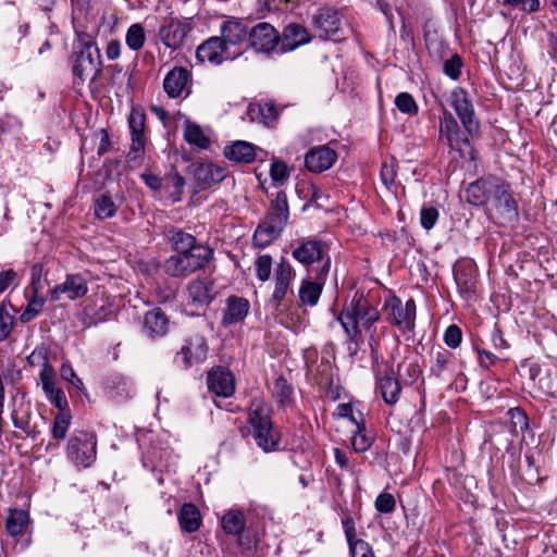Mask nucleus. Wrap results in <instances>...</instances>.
Segmentation results:
<instances>
[{"label":"nucleus","instance_id":"9d476101","mask_svg":"<svg viewBox=\"0 0 557 557\" xmlns=\"http://www.w3.org/2000/svg\"><path fill=\"white\" fill-rule=\"evenodd\" d=\"M312 28L322 40L341 41L344 39L343 23L338 10L320 8L312 16Z\"/></svg>","mask_w":557,"mask_h":557},{"label":"nucleus","instance_id":"2eb2a0df","mask_svg":"<svg viewBox=\"0 0 557 557\" xmlns=\"http://www.w3.org/2000/svg\"><path fill=\"white\" fill-rule=\"evenodd\" d=\"M313 273L312 277L308 276L301 281L298 289L300 305L305 307H313L318 304L330 273L327 264L317 267Z\"/></svg>","mask_w":557,"mask_h":557},{"label":"nucleus","instance_id":"2f4dec72","mask_svg":"<svg viewBox=\"0 0 557 557\" xmlns=\"http://www.w3.org/2000/svg\"><path fill=\"white\" fill-rule=\"evenodd\" d=\"M249 29L250 28L238 18L227 20L221 25V39L225 40L226 46L239 45L248 41Z\"/></svg>","mask_w":557,"mask_h":557},{"label":"nucleus","instance_id":"c85d7f7f","mask_svg":"<svg viewBox=\"0 0 557 557\" xmlns=\"http://www.w3.org/2000/svg\"><path fill=\"white\" fill-rule=\"evenodd\" d=\"M430 377L447 380L454 374L455 356L447 349L440 348L431 354Z\"/></svg>","mask_w":557,"mask_h":557},{"label":"nucleus","instance_id":"a19ab883","mask_svg":"<svg viewBox=\"0 0 557 557\" xmlns=\"http://www.w3.org/2000/svg\"><path fill=\"white\" fill-rule=\"evenodd\" d=\"M272 395L276 399L277 406L282 409H285L293 403L294 388L284 375H280L274 380Z\"/></svg>","mask_w":557,"mask_h":557},{"label":"nucleus","instance_id":"09e8293b","mask_svg":"<svg viewBox=\"0 0 557 557\" xmlns=\"http://www.w3.org/2000/svg\"><path fill=\"white\" fill-rule=\"evenodd\" d=\"M296 276V272L294 268L290 265L286 258H281L280 262L276 264L274 271V281L275 283L288 284L292 285Z\"/></svg>","mask_w":557,"mask_h":557},{"label":"nucleus","instance_id":"a878e982","mask_svg":"<svg viewBox=\"0 0 557 557\" xmlns=\"http://www.w3.org/2000/svg\"><path fill=\"white\" fill-rule=\"evenodd\" d=\"M196 57L200 62L220 64L231 58L225 40L214 36L202 42L196 51Z\"/></svg>","mask_w":557,"mask_h":557},{"label":"nucleus","instance_id":"3c124183","mask_svg":"<svg viewBox=\"0 0 557 557\" xmlns=\"http://www.w3.org/2000/svg\"><path fill=\"white\" fill-rule=\"evenodd\" d=\"M395 106L401 113L408 114L409 116L417 115L419 112V107L414 98L411 94L406 91H403L396 96Z\"/></svg>","mask_w":557,"mask_h":557},{"label":"nucleus","instance_id":"f704fd0d","mask_svg":"<svg viewBox=\"0 0 557 557\" xmlns=\"http://www.w3.org/2000/svg\"><path fill=\"white\" fill-rule=\"evenodd\" d=\"M187 293L191 302L197 307L209 306L215 298L213 283L203 280H194L188 284Z\"/></svg>","mask_w":557,"mask_h":557},{"label":"nucleus","instance_id":"412c9836","mask_svg":"<svg viewBox=\"0 0 557 557\" xmlns=\"http://www.w3.org/2000/svg\"><path fill=\"white\" fill-rule=\"evenodd\" d=\"M195 191L206 190L220 184L226 176L227 170L214 163H200L195 165Z\"/></svg>","mask_w":557,"mask_h":557},{"label":"nucleus","instance_id":"5701e85b","mask_svg":"<svg viewBox=\"0 0 557 557\" xmlns=\"http://www.w3.org/2000/svg\"><path fill=\"white\" fill-rule=\"evenodd\" d=\"M170 330V318L160 307H154L144 314L143 333L150 339L165 336Z\"/></svg>","mask_w":557,"mask_h":557},{"label":"nucleus","instance_id":"79ce46f5","mask_svg":"<svg viewBox=\"0 0 557 557\" xmlns=\"http://www.w3.org/2000/svg\"><path fill=\"white\" fill-rule=\"evenodd\" d=\"M356 431L351 437V446L358 454L367 451L373 444L374 437L367 432L366 420L360 413V420L355 423Z\"/></svg>","mask_w":557,"mask_h":557},{"label":"nucleus","instance_id":"0e129e2a","mask_svg":"<svg viewBox=\"0 0 557 557\" xmlns=\"http://www.w3.org/2000/svg\"><path fill=\"white\" fill-rule=\"evenodd\" d=\"M438 210L434 207H423L420 212L421 226L430 231L438 220Z\"/></svg>","mask_w":557,"mask_h":557},{"label":"nucleus","instance_id":"e433bc0d","mask_svg":"<svg viewBox=\"0 0 557 557\" xmlns=\"http://www.w3.org/2000/svg\"><path fill=\"white\" fill-rule=\"evenodd\" d=\"M177 518L181 530L185 533L198 531L202 522L200 510L193 503L183 504Z\"/></svg>","mask_w":557,"mask_h":557},{"label":"nucleus","instance_id":"ea45409f","mask_svg":"<svg viewBox=\"0 0 557 557\" xmlns=\"http://www.w3.org/2000/svg\"><path fill=\"white\" fill-rule=\"evenodd\" d=\"M221 525L227 535L235 536L243 533L246 527L244 512L238 509H231L226 511L221 519Z\"/></svg>","mask_w":557,"mask_h":557},{"label":"nucleus","instance_id":"de8ad7c7","mask_svg":"<svg viewBox=\"0 0 557 557\" xmlns=\"http://www.w3.org/2000/svg\"><path fill=\"white\" fill-rule=\"evenodd\" d=\"M72 416L69 410L59 411L52 425V437L55 440H63L70 428Z\"/></svg>","mask_w":557,"mask_h":557},{"label":"nucleus","instance_id":"37998d69","mask_svg":"<svg viewBox=\"0 0 557 557\" xmlns=\"http://www.w3.org/2000/svg\"><path fill=\"white\" fill-rule=\"evenodd\" d=\"M184 138L189 145L196 146L200 149H207L210 146V139L196 123H186Z\"/></svg>","mask_w":557,"mask_h":557},{"label":"nucleus","instance_id":"4c0bfd02","mask_svg":"<svg viewBox=\"0 0 557 557\" xmlns=\"http://www.w3.org/2000/svg\"><path fill=\"white\" fill-rule=\"evenodd\" d=\"M164 235L175 253L191 249L195 245L199 244L193 234L175 226H171Z\"/></svg>","mask_w":557,"mask_h":557},{"label":"nucleus","instance_id":"6ab92c4d","mask_svg":"<svg viewBox=\"0 0 557 557\" xmlns=\"http://www.w3.org/2000/svg\"><path fill=\"white\" fill-rule=\"evenodd\" d=\"M207 386L209 392L218 397H231L236 389L235 376L232 371L225 367H213L207 373Z\"/></svg>","mask_w":557,"mask_h":557},{"label":"nucleus","instance_id":"bb28decb","mask_svg":"<svg viewBox=\"0 0 557 557\" xmlns=\"http://www.w3.org/2000/svg\"><path fill=\"white\" fill-rule=\"evenodd\" d=\"M88 292L87 281L81 274H69L63 283L50 290L51 299L59 300L62 294L70 300L83 298Z\"/></svg>","mask_w":557,"mask_h":557},{"label":"nucleus","instance_id":"8fccbe9b","mask_svg":"<svg viewBox=\"0 0 557 557\" xmlns=\"http://www.w3.org/2000/svg\"><path fill=\"white\" fill-rule=\"evenodd\" d=\"M397 371L407 384H413L422 374V369L417 361H404L398 364Z\"/></svg>","mask_w":557,"mask_h":557},{"label":"nucleus","instance_id":"ddd939ff","mask_svg":"<svg viewBox=\"0 0 557 557\" xmlns=\"http://www.w3.org/2000/svg\"><path fill=\"white\" fill-rule=\"evenodd\" d=\"M209 346L203 335L196 333L184 339V344L174 357V362L182 369L188 370L195 364L203 362Z\"/></svg>","mask_w":557,"mask_h":557},{"label":"nucleus","instance_id":"4be33fe9","mask_svg":"<svg viewBox=\"0 0 557 557\" xmlns=\"http://www.w3.org/2000/svg\"><path fill=\"white\" fill-rule=\"evenodd\" d=\"M498 176L486 175L470 183L466 188V200L474 207L486 206Z\"/></svg>","mask_w":557,"mask_h":557},{"label":"nucleus","instance_id":"6e6d98bb","mask_svg":"<svg viewBox=\"0 0 557 557\" xmlns=\"http://www.w3.org/2000/svg\"><path fill=\"white\" fill-rule=\"evenodd\" d=\"M256 275L261 282L270 278L272 270V257L270 255L259 256L255 262Z\"/></svg>","mask_w":557,"mask_h":557},{"label":"nucleus","instance_id":"f03ea898","mask_svg":"<svg viewBox=\"0 0 557 557\" xmlns=\"http://www.w3.org/2000/svg\"><path fill=\"white\" fill-rule=\"evenodd\" d=\"M273 408L263 398L250 400L247 408L248 426L240 428L242 436L251 435L255 444L265 454L281 450L282 432L272 420Z\"/></svg>","mask_w":557,"mask_h":557},{"label":"nucleus","instance_id":"f3484780","mask_svg":"<svg viewBox=\"0 0 557 557\" xmlns=\"http://www.w3.org/2000/svg\"><path fill=\"white\" fill-rule=\"evenodd\" d=\"M454 278L463 299L471 300L476 294L478 269L471 259H461L454 265Z\"/></svg>","mask_w":557,"mask_h":557},{"label":"nucleus","instance_id":"774afa93","mask_svg":"<svg viewBox=\"0 0 557 557\" xmlns=\"http://www.w3.org/2000/svg\"><path fill=\"white\" fill-rule=\"evenodd\" d=\"M39 375L44 392H51V386L55 385V371L52 366L45 362Z\"/></svg>","mask_w":557,"mask_h":557},{"label":"nucleus","instance_id":"20e7f679","mask_svg":"<svg viewBox=\"0 0 557 557\" xmlns=\"http://www.w3.org/2000/svg\"><path fill=\"white\" fill-rule=\"evenodd\" d=\"M379 310L362 293H356L349 305L344 306L338 321L344 329L348 341L358 343L361 338V329L370 331L380 320Z\"/></svg>","mask_w":557,"mask_h":557},{"label":"nucleus","instance_id":"1a4fd4ad","mask_svg":"<svg viewBox=\"0 0 557 557\" xmlns=\"http://www.w3.org/2000/svg\"><path fill=\"white\" fill-rule=\"evenodd\" d=\"M66 454L75 465L89 467L96 460V434L85 431L74 433L67 442Z\"/></svg>","mask_w":557,"mask_h":557},{"label":"nucleus","instance_id":"cd10ccee","mask_svg":"<svg viewBox=\"0 0 557 557\" xmlns=\"http://www.w3.org/2000/svg\"><path fill=\"white\" fill-rule=\"evenodd\" d=\"M225 305L221 319V324L225 327L243 322L250 309L248 299L236 295L228 296Z\"/></svg>","mask_w":557,"mask_h":557},{"label":"nucleus","instance_id":"c756f323","mask_svg":"<svg viewBox=\"0 0 557 557\" xmlns=\"http://www.w3.org/2000/svg\"><path fill=\"white\" fill-rule=\"evenodd\" d=\"M257 147L245 140H236L226 145L223 149V156L235 163L250 164L256 160Z\"/></svg>","mask_w":557,"mask_h":557},{"label":"nucleus","instance_id":"7ed1b4c3","mask_svg":"<svg viewBox=\"0 0 557 557\" xmlns=\"http://www.w3.org/2000/svg\"><path fill=\"white\" fill-rule=\"evenodd\" d=\"M70 62L75 85L83 84L88 76H90V82H95L100 77L102 58L92 35L83 30L75 33Z\"/></svg>","mask_w":557,"mask_h":557},{"label":"nucleus","instance_id":"473e14b6","mask_svg":"<svg viewBox=\"0 0 557 557\" xmlns=\"http://www.w3.org/2000/svg\"><path fill=\"white\" fill-rule=\"evenodd\" d=\"M284 226H280L277 223L271 222L267 219H263L257 226L253 236L252 244L258 248H265L271 245L274 240H276L282 232L284 231Z\"/></svg>","mask_w":557,"mask_h":557},{"label":"nucleus","instance_id":"f257e3e1","mask_svg":"<svg viewBox=\"0 0 557 557\" xmlns=\"http://www.w3.org/2000/svg\"><path fill=\"white\" fill-rule=\"evenodd\" d=\"M450 104L460 120L463 131L453 113L444 109L440 117V139L445 140L451 150L458 151L460 157H465L462 147L470 146L471 139H478L482 135L480 120L465 88L453 89Z\"/></svg>","mask_w":557,"mask_h":557},{"label":"nucleus","instance_id":"864d4df0","mask_svg":"<svg viewBox=\"0 0 557 557\" xmlns=\"http://www.w3.org/2000/svg\"><path fill=\"white\" fill-rule=\"evenodd\" d=\"M290 173L287 164L282 160H273L270 168V176L273 183L283 185L289 177Z\"/></svg>","mask_w":557,"mask_h":557},{"label":"nucleus","instance_id":"7c9ffc66","mask_svg":"<svg viewBox=\"0 0 557 557\" xmlns=\"http://www.w3.org/2000/svg\"><path fill=\"white\" fill-rule=\"evenodd\" d=\"M247 114L252 122L274 127L280 116V110L273 102L250 103Z\"/></svg>","mask_w":557,"mask_h":557},{"label":"nucleus","instance_id":"b1692460","mask_svg":"<svg viewBox=\"0 0 557 557\" xmlns=\"http://www.w3.org/2000/svg\"><path fill=\"white\" fill-rule=\"evenodd\" d=\"M337 152L326 145L311 148L305 156V165L312 173H322L333 166Z\"/></svg>","mask_w":557,"mask_h":557},{"label":"nucleus","instance_id":"338daca9","mask_svg":"<svg viewBox=\"0 0 557 557\" xmlns=\"http://www.w3.org/2000/svg\"><path fill=\"white\" fill-rule=\"evenodd\" d=\"M13 325V317L8 312L4 305L0 306V342L9 337Z\"/></svg>","mask_w":557,"mask_h":557},{"label":"nucleus","instance_id":"a211bd4d","mask_svg":"<svg viewBox=\"0 0 557 557\" xmlns=\"http://www.w3.org/2000/svg\"><path fill=\"white\" fill-rule=\"evenodd\" d=\"M191 72L184 66H174L163 79V89L170 98H186L191 92Z\"/></svg>","mask_w":557,"mask_h":557},{"label":"nucleus","instance_id":"72a5a7b5","mask_svg":"<svg viewBox=\"0 0 557 557\" xmlns=\"http://www.w3.org/2000/svg\"><path fill=\"white\" fill-rule=\"evenodd\" d=\"M288 218L289 206L287 195L285 191L280 190L276 193L275 197L271 199L264 219L285 227L287 225Z\"/></svg>","mask_w":557,"mask_h":557},{"label":"nucleus","instance_id":"c9c22d12","mask_svg":"<svg viewBox=\"0 0 557 557\" xmlns=\"http://www.w3.org/2000/svg\"><path fill=\"white\" fill-rule=\"evenodd\" d=\"M30 522L29 510L10 508L5 519V529L11 536H21L30 527Z\"/></svg>","mask_w":557,"mask_h":557},{"label":"nucleus","instance_id":"4d7b16f0","mask_svg":"<svg viewBox=\"0 0 557 557\" xmlns=\"http://www.w3.org/2000/svg\"><path fill=\"white\" fill-rule=\"evenodd\" d=\"M443 341L449 348H458L462 341L461 329L457 324H450L444 332Z\"/></svg>","mask_w":557,"mask_h":557},{"label":"nucleus","instance_id":"680f3d73","mask_svg":"<svg viewBox=\"0 0 557 557\" xmlns=\"http://www.w3.org/2000/svg\"><path fill=\"white\" fill-rule=\"evenodd\" d=\"M396 508L395 497L389 493H381L375 499V509L381 513H392Z\"/></svg>","mask_w":557,"mask_h":557},{"label":"nucleus","instance_id":"dca6fc26","mask_svg":"<svg viewBox=\"0 0 557 557\" xmlns=\"http://www.w3.org/2000/svg\"><path fill=\"white\" fill-rule=\"evenodd\" d=\"M115 314V306L106 293L96 294L83 310L82 323L85 327L110 320Z\"/></svg>","mask_w":557,"mask_h":557},{"label":"nucleus","instance_id":"052dcab7","mask_svg":"<svg viewBox=\"0 0 557 557\" xmlns=\"http://www.w3.org/2000/svg\"><path fill=\"white\" fill-rule=\"evenodd\" d=\"M168 188H172L171 196L173 201H180L185 186V178L177 172L166 178Z\"/></svg>","mask_w":557,"mask_h":557},{"label":"nucleus","instance_id":"393cba45","mask_svg":"<svg viewBox=\"0 0 557 557\" xmlns=\"http://www.w3.org/2000/svg\"><path fill=\"white\" fill-rule=\"evenodd\" d=\"M280 36V53L293 51L311 41V35L308 29L298 23H290L286 25Z\"/></svg>","mask_w":557,"mask_h":557},{"label":"nucleus","instance_id":"f8f14e48","mask_svg":"<svg viewBox=\"0 0 557 557\" xmlns=\"http://www.w3.org/2000/svg\"><path fill=\"white\" fill-rule=\"evenodd\" d=\"M194 25L190 17L180 18L170 14L164 17L158 34L166 48L177 50L184 45Z\"/></svg>","mask_w":557,"mask_h":557},{"label":"nucleus","instance_id":"0eeeda50","mask_svg":"<svg viewBox=\"0 0 557 557\" xmlns=\"http://www.w3.org/2000/svg\"><path fill=\"white\" fill-rule=\"evenodd\" d=\"M329 245L317 237H302L292 244V256L300 264L309 268L318 263L326 265L327 272L331 270V256Z\"/></svg>","mask_w":557,"mask_h":557},{"label":"nucleus","instance_id":"5fc2aeb1","mask_svg":"<svg viewBox=\"0 0 557 557\" xmlns=\"http://www.w3.org/2000/svg\"><path fill=\"white\" fill-rule=\"evenodd\" d=\"M237 539V545L242 552H250L257 547L259 542L258 534L252 529H246L243 533L235 535Z\"/></svg>","mask_w":557,"mask_h":557},{"label":"nucleus","instance_id":"e2e57ef3","mask_svg":"<svg viewBox=\"0 0 557 557\" xmlns=\"http://www.w3.org/2000/svg\"><path fill=\"white\" fill-rule=\"evenodd\" d=\"M288 292L293 293L290 289V285L275 283L274 290L270 298V304L275 310L280 309V307L282 306L283 301L285 300Z\"/></svg>","mask_w":557,"mask_h":557},{"label":"nucleus","instance_id":"c03bdc74","mask_svg":"<svg viewBox=\"0 0 557 557\" xmlns=\"http://www.w3.org/2000/svg\"><path fill=\"white\" fill-rule=\"evenodd\" d=\"M95 215L100 220L112 218L117 207L109 194H102L95 200Z\"/></svg>","mask_w":557,"mask_h":557},{"label":"nucleus","instance_id":"bf43d9fd","mask_svg":"<svg viewBox=\"0 0 557 557\" xmlns=\"http://www.w3.org/2000/svg\"><path fill=\"white\" fill-rule=\"evenodd\" d=\"M502 4L525 13H534L540 10V0H502Z\"/></svg>","mask_w":557,"mask_h":557},{"label":"nucleus","instance_id":"4468645a","mask_svg":"<svg viewBox=\"0 0 557 557\" xmlns=\"http://www.w3.org/2000/svg\"><path fill=\"white\" fill-rule=\"evenodd\" d=\"M281 36L268 22H260L249 29L248 44L256 52L267 55L278 52Z\"/></svg>","mask_w":557,"mask_h":557},{"label":"nucleus","instance_id":"603ef678","mask_svg":"<svg viewBox=\"0 0 557 557\" xmlns=\"http://www.w3.org/2000/svg\"><path fill=\"white\" fill-rule=\"evenodd\" d=\"M463 66V60L458 53H454L443 64V72L453 81H457L461 76V69Z\"/></svg>","mask_w":557,"mask_h":557},{"label":"nucleus","instance_id":"6e6552de","mask_svg":"<svg viewBox=\"0 0 557 557\" xmlns=\"http://www.w3.org/2000/svg\"><path fill=\"white\" fill-rule=\"evenodd\" d=\"M383 310L385 320L396 326L403 333L413 332L416 325L417 305L413 298H409L405 305L401 299L392 294L384 300Z\"/></svg>","mask_w":557,"mask_h":557},{"label":"nucleus","instance_id":"a18cd8bd","mask_svg":"<svg viewBox=\"0 0 557 557\" xmlns=\"http://www.w3.org/2000/svg\"><path fill=\"white\" fill-rule=\"evenodd\" d=\"M125 42L131 50H140L146 42L144 26L139 23L132 24L126 30Z\"/></svg>","mask_w":557,"mask_h":557},{"label":"nucleus","instance_id":"423d86ee","mask_svg":"<svg viewBox=\"0 0 557 557\" xmlns=\"http://www.w3.org/2000/svg\"><path fill=\"white\" fill-rule=\"evenodd\" d=\"M486 206L488 215L500 225L512 224L519 220V207L511 185L499 176Z\"/></svg>","mask_w":557,"mask_h":557},{"label":"nucleus","instance_id":"69168bd1","mask_svg":"<svg viewBox=\"0 0 557 557\" xmlns=\"http://www.w3.org/2000/svg\"><path fill=\"white\" fill-rule=\"evenodd\" d=\"M348 545L352 557H375L370 544L362 539Z\"/></svg>","mask_w":557,"mask_h":557},{"label":"nucleus","instance_id":"58836bf2","mask_svg":"<svg viewBox=\"0 0 557 557\" xmlns=\"http://www.w3.org/2000/svg\"><path fill=\"white\" fill-rule=\"evenodd\" d=\"M510 419V432L512 435L518 436L521 434V441H525V434L529 433L531 437H533V433L530 429V420L521 407L510 408L507 412Z\"/></svg>","mask_w":557,"mask_h":557},{"label":"nucleus","instance_id":"13d9d810","mask_svg":"<svg viewBox=\"0 0 557 557\" xmlns=\"http://www.w3.org/2000/svg\"><path fill=\"white\" fill-rule=\"evenodd\" d=\"M45 394L59 411L69 410V401L62 388L53 385L51 386V392H45Z\"/></svg>","mask_w":557,"mask_h":557},{"label":"nucleus","instance_id":"39448f33","mask_svg":"<svg viewBox=\"0 0 557 557\" xmlns=\"http://www.w3.org/2000/svg\"><path fill=\"white\" fill-rule=\"evenodd\" d=\"M214 258V250L202 243L180 253H174L164 260L163 271L175 278H185L193 273L203 270Z\"/></svg>","mask_w":557,"mask_h":557},{"label":"nucleus","instance_id":"49530a36","mask_svg":"<svg viewBox=\"0 0 557 557\" xmlns=\"http://www.w3.org/2000/svg\"><path fill=\"white\" fill-rule=\"evenodd\" d=\"M29 271L30 280L26 290L28 304L26 309L20 315V320L23 323L29 322L35 317V265H32Z\"/></svg>","mask_w":557,"mask_h":557},{"label":"nucleus","instance_id":"aec40b11","mask_svg":"<svg viewBox=\"0 0 557 557\" xmlns=\"http://www.w3.org/2000/svg\"><path fill=\"white\" fill-rule=\"evenodd\" d=\"M376 380V389L381 394L383 400L388 405H395L399 400L401 385L398 377L388 363L385 364L384 372L374 369Z\"/></svg>","mask_w":557,"mask_h":557},{"label":"nucleus","instance_id":"9b49d317","mask_svg":"<svg viewBox=\"0 0 557 557\" xmlns=\"http://www.w3.org/2000/svg\"><path fill=\"white\" fill-rule=\"evenodd\" d=\"M128 126L132 135V145L126 156L127 162L133 166L141 165L145 156V126L146 113L140 108H132L128 116Z\"/></svg>","mask_w":557,"mask_h":557}]
</instances>
